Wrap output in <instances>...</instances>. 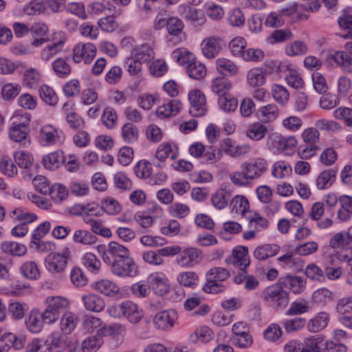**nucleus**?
I'll return each mask as SVG.
<instances>
[{
  "mask_svg": "<svg viewBox=\"0 0 352 352\" xmlns=\"http://www.w3.org/2000/svg\"><path fill=\"white\" fill-rule=\"evenodd\" d=\"M177 320V314L175 309L165 310L155 315L153 323L157 329L169 330L174 326Z\"/></svg>",
  "mask_w": 352,
  "mask_h": 352,
  "instance_id": "ddd939ff",
  "label": "nucleus"
},
{
  "mask_svg": "<svg viewBox=\"0 0 352 352\" xmlns=\"http://www.w3.org/2000/svg\"><path fill=\"white\" fill-rule=\"evenodd\" d=\"M103 343L102 338L98 336H92L86 338L81 344L83 352H96Z\"/></svg>",
  "mask_w": 352,
  "mask_h": 352,
  "instance_id": "09e8293b",
  "label": "nucleus"
},
{
  "mask_svg": "<svg viewBox=\"0 0 352 352\" xmlns=\"http://www.w3.org/2000/svg\"><path fill=\"white\" fill-rule=\"evenodd\" d=\"M30 33L33 38L31 45L34 47H39L45 43L50 41L48 38L49 28L44 23H34L30 27Z\"/></svg>",
  "mask_w": 352,
  "mask_h": 352,
  "instance_id": "f8f14e48",
  "label": "nucleus"
},
{
  "mask_svg": "<svg viewBox=\"0 0 352 352\" xmlns=\"http://www.w3.org/2000/svg\"><path fill=\"white\" fill-rule=\"evenodd\" d=\"M21 273L29 279H37L40 276V272L37 264L34 261H27L20 267Z\"/></svg>",
  "mask_w": 352,
  "mask_h": 352,
  "instance_id": "603ef678",
  "label": "nucleus"
},
{
  "mask_svg": "<svg viewBox=\"0 0 352 352\" xmlns=\"http://www.w3.org/2000/svg\"><path fill=\"white\" fill-rule=\"evenodd\" d=\"M232 88V82L225 77L214 78L211 84V89L213 93L221 96H226Z\"/></svg>",
  "mask_w": 352,
  "mask_h": 352,
  "instance_id": "72a5a7b5",
  "label": "nucleus"
},
{
  "mask_svg": "<svg viewBox=\"0 0 352 352\" xmlns=\"http://www.w3.org/2000/svg\"><path fill=\"white\" fill-rule=\"evenodd\" d=\"M326 61L328 64L338 65L347 73H352V54L347 52L336 51L327 54Z\"/></svg>",
  "mask_w": 352,
  "mask_h": 352,
  "instance_id": "6e6552de",
  "label": "nucleus"
},
{
  "mask_svg": "<svg viewBox=\"0 0 352 352\" xmlns=\"http://www.w3.org/2000/svg\"><path fill=\"white\" fill-rule=\"evenodd\" d=\"M188 100L190 103V113L194 117L204 116L208 110L206 96L203 92L194 89L189 92Z\"/></svg>",
  "mask_w": 352,
  "mask_h": 352,
  "instance_id": "423d86ee",
  "label": "nucleus"
},
{
  "mask_svg": "<svg viewBox=\"0 0 352 352\" xmlns=\"http://www.w3.org/2000/svg\"><path fill=\"white\" fill-rule=\"evenodd\" d=\"M65 43L64 40L54 42L52 44L47 45L41 52V58L44 61H48L52 58L58 52Z\"/></svg>",
  "mask_w": 352,
  "mask_h": 352,
  "instance_id": "de8ad7c7",
  "label": "nucleus"
},
{
  "mask_svg": "<svg viewBox=\"0 0 352 352\" xmlns=\"http://www.w3.org/2000/svg\"><path fill=\"white\" fill-rule=\"evenodd\" d=\"M39 94L42 100L48 105L55 106L58 101V97L54 90L50 86L43 85L39 89Z\"/></svg>",
  "mask_w": 352,
  "mask_h": 352,
  "instance_id": "c03bdc74",
  "label": "nucleus"
},
{
  "mask_svg": "<svg viewBox=\"0 0 352 352\" xmlns=\"http://www.w3.org/2000/svg\"><path fill=\"white\" fill-rule=\"evenodd\" d=\"M335 257L340 262L347 263L350 269L347 274V282L352 285V245L337 251Z\"/></svg>",
  "mask_w": 352,
  "mask_h": 352,
  "instance_id": "a19ab883",
  "label": "nucleus"
},
{
  "mask_svg": "<svg viewBox=\"0 0 352 352\" xmlns=\"http://www.w3.org/2000/svg\"><path fill=\"white\" fill-rule=\"evenodd\" d=\"M267 72L262 67L250 69L246 75L248 84L252 87H261L266 82Z\"/></svg>",
  "mask_w": 352,
  "mask_h": 352,
  "instance_id": "5701e85b",
  "label": "nucleus"
},
{
  "mask_svg": "<svg viewBox=\"0 0 352 352\" xmlns=\"http://www.w3.org/2000/svg\"><path fill=\"white\" fill-rule=\"evenodd\" d=\"M322 342L318 336H311L305 339L302 343L301 352H320L319 344Z\"/></svg>",
  "mask_w": 352,
  "mask_h": 352,
  "instance_id": "338daca9",
  "label": "nucleus"
},
{
  "mask_svg": "<svg viewBox=\"0 0 352 352\" xmlns=\"http://www.w3.org/2000/svg\"><path fill=\"white\" fill-rule=\"evenodd\" d=\"M49 195L55 202L60 203L67 197L68 191L63 185L54 184L51 186Z\"/></svg>",
  "mask_w": 352,
  "mask_h": 352,
  "instance_id": "680f3d73",
  "label": "nucleus"
},
{
  "mask_svg": "<svg viewBox=\"0 0 352 352\" xmlns=\"http://www.w3.org/2000/svg\"><path fill=\"white\" fill-rule=\"evenodd\" d=\"M231 194L225 188H220L212 196V205L217 209L221 210L226 208L231 199Z\"/></svg>",
  "mask_w": 352,
  "mask_h": 352,
  "instance_id": "f704fd0d",
  "label": "nucleus"
},
{
  "mask_svg": "<svg viewBox=\"0 0 352 352\" xmlns=\"http://www.w3.org/2000/svg\"><path fill=\"white\" fill-rule=\"evenodd\" d=\"M278 246L275 244H264L258 246L254 251V257L259 261H264L267 258L276 255L278 252Z\"/></svg>",
  "mask_w": 352,
  "mask_h": 352,
  "instance_id": "2f4dec72",
  "label": "nucleus"
},
{
  "mask_svg": "<svg viewBox=\"0 0 352 352\" xmlns=\"http://www.w3.org/2000/svg\"><path fill=\"white\" fill-rule=\"evenodd\" d=\"M292 172V167L285 162H276L272 168V174L274 177L282 179L289 175Z\"/></svg>",
  "mask_w": 352,
  "mask_h": 352,
  "instance_id": "e2e57ef3",
  "label": "nucleus"
},
{
  "mask_svg": "<svg viewBox=\"0 0 352 352\" xmlns=\"http://www.w3.org/2000/svg\"><path fill=\"white\" fill-rule=\"evenodd\" d=\"M1 250L12 256H21L25 254L26 247L15 241H4L1 244Z\"/></svg>",
  "mask_w": 352,
  "mask_h": 352,
  "instance_id": "58836bf2",
  "label": "nucleus"
},
{
  "mask_svg": "<svg viewBox=\"0 0 352 352\" xmlns=\"http://www.w3.org/2000/svg\"><path fill=\"white\" fill-rule=\"evenodd\" d=\"M272 92L274 100L281 104H284L289 100V94L282 85H274L272 87Z\"/></svg>",
  "mask_w": 352,
  "mask_h": 352,
  "instance_id": "69168bd1",
  "label": "nucleus"
},
{
  "mask_svg": "<svg viewBox=\"0 0 352 352\" xmlns=\"http://www.w3.org/2000/svg\"><path fill=\"white\" fill-rule=\"evenodd\" d=\"M218 104L220 109L227 113L234 111L238 107L237 100L229 94L219 97Z\"/></svg>",
  "mask_w": 352,
  "mask_h": 352,
  "instance_id": "3c124183",
  "label": "nucleus"
},
{
  "mask_svg": "<svg viewBox=\"0 0 352 352\" xmlns=\"http://www.w3.org/2000/svg\"><path fill=\"white\" fill-rule=\"evenodd\" d=\"M268 164L265 159L258 157L241 165L242 170H245L253 180L261 177L267 170Z\"/></svg>",
  "mask_w": 352,
  "mask_h": 352,
  "instance_id": "9d476101",
  "label": "nucleus"
},
{
  "mask_svg": "<svg viewBox=\"0 0 352 352\" xmlns=\"http://www.w3.org/2000/svg\"><path fill=\"white\" fill-rule=\"evenodd\" d=\"M186 71L190 78L195 80L203 79L207 73L205 65L197 59L190 65H187Z\"/></svg>",
  "mask_w": 352,
  "mask_h": 352,
  "instance_id": "c9c22d12",
  "label": "nucleus"
},
{
  "mask_svg": "<svg viewBox=\"0 0 352 352\" xmlns=\"http://www.w3.org/2000/svg\"><path fill=\"white\" fill-rule=\"evenodd\" d=\"M221 38L219 37L212 36L204 38L201 44L203 55L208 58H213L219 53Z\"/></svg>",
  "mask_w": 352,
  "mask_h": 352,
  "instance_id": "dca6fc26",
  "label": "nucleus"
},
{
  "mask_svg": "<svg viewBox=\"0 0 352 352\" xmlns=\"http://www.w3.org/2000/svg\"><path fill=\"white\" fill-rule=\"evenodd\" d=\"M227 264H231L241 270L250 265V261L248 256V248L245 246L235 248L232 254L226 258Z\"/></svg>",
  "mask_w": 352,
  "mask_h": 352,
  "instance_id": "9b49d317",
  "label": "nucleus"
},
{
  "mask_svg": "<svg viewBox=\"0 0 352 352\" xmlns=\"http://www.w3.org/2000/svg\"><path fill=\"white\" fill-rule=\"evenodd\" d=\"M61 110L65 116L67 122L72 129L78 130L84 127L85 122L81 116L76 113L75 104L72 101L65 102Z\"/></svg>",
  "mask_w": 352,
  "mask_h": 352,
  "instance_id": "1a4fd4ad",
  "label": "nucleus"
},
{
  "mask_svg": "<svg viewBox=\"0 0 352 352\" xmlns=\"http://www.w3.org/2000/svg\"><path fill=\"white\" fill-rule=\"evenodd\" d=\"M67 258L63 254H50L45 258V266L52 273L62 272L66 267Z\"/></svg>",
  "mask_w": 352,
  "mask_h": 352,
  "instance_id": "f3484780",
  "label": "nucleus"
},
{
  "mask_svg": "<svg viewBox=\"0 0 352 352\" xmlns=\"http://www.w3.org/2000/svg\"><path fill=\"white\" fill-rule=\"evenodd\" d=\"M333 116L338 120H344L346 125L352 127V109L339 107L333 111Z\"/></svg>",
  "mask_w": 352,
  "mask_h": 352,
  "instance_id": "774afa93",
  "label": "nucleus"
},
{
  "mask_svg": "<svg viewBox=\"0 0 352 352\" xmlns=\"http://www.w3.org/2000/svg\"><path fill=\"white\" fill-rule=\"evenodd\" d=\"M134 172L139 178L146 179L150 177L152 172L151 164L146 160H140L134 166Z\"/></svg>",
  "mask_w": 352,
  "mask_h": 352,
  "instance_id": "0e129e2a",
  "label": "nucleus"
},
{
  "mask_svg": "<svg viewBox=\"0 0 352 352\" xmlns=\"http://www.w3.org/2000/svg\"><path fill=\"white\" fill-rule=\"evenodd\" d=\"M77 316L72 312L63 314L60 320V329L64 334L71 333L77 324Z\"/></svg>",
  "mask_w": 352,
  "mask_h": 352,
  "instance_id": "79ce46f5",
  "label": "nucleus"
},
{
  "mask_svg": "<svg viewBox=\"0 0 352 352\" xmlns=\"http://www.w3.org/2000/svg\"><path fill=\"white\" fill-rule=\"evenodd\" d=\"M121 137L126 144H133L139 139L138 128L131 122H127L121 127Z\"/></svg>",
  "mask_w": 352,
  "mask_h": 352,
  "instance_id": "473e14b6",
  "label": "nucleus"
},
{
  "mask_svg": "<svg viewBox=\"0 0 352 352\" xmlns=\"http://www.w3.org/2000/svg\"><path fill=\"white\" fill-rule=\"evenodd\" d=\"M337 171L334 169H327L322 171L316 179L318 190H325L331 187L336 179Z\"/></svg>",
  "mask_w": 352,
  "mask_h": 352,
  "instance_id": "b1692460",
  "label": "nucleus"
},
{
  "mask_svg": "<svg viewBox=\"0 0 352 352\" xmlns=\"http://www.w3.org/2000/svg\"><path fill=\"white\" fill-rule=\"evenodd\" d=\"M260 116L265 122L275 120L278 116V108L275 104L261 107L258 110Z\"/></svg>",
  "mask_w": 352,
  "mask_h": 352,
  "instance_id": "864d4df0",
  "label": "nucleus"
},
{
  "mask_svg": "<svg viewBox=\"0 0 352 352\" xmlns=\"http://www.w3.org/2000/svg\"><path fill=\"white\" fill-rule=\"evenodd\" d=\"M351 235L345 232L334 234L329 240V246L333 249L342 248L351 242Z\"/></svg>",
  "mask_w": 352,
  "mask_h": 352,
  "instance_id": "4d7b16f0",
  "label": "nucleus"
},
{
  "mask_svg": "<svg viewBox=\"0 0 352 352\" xmlns=\"http://www.w3.org/2000/svg\"><path fill=\"white\" fill-rule=\"evenodd\" d=\"M94 289L107 296H114L120 292L119 286L108 279H102L96 282L94 285Z\"/></svg>",
  "mask_w": 352,
  "mask_h": 352,
  "instance_id": "a878e982",
  "label": "nucleus"
},
{
  "mask_svg": "<svg viewBox=\"0 0 352 352\" xmlns=\"http://www.w3.org/2000/svg\"><path fill=\"white\" fill-rule=\"evenodd\" d=\"M172 57L178 64L187 68L188 65H190L196 60L195 55L186 50L185 49H177L172 53Z\"/></svg>",
  "mask_w": 352,
  "mask_h": 352,
  "instance_id": "ea45409f",
  "label": "nucleus"
},
{
  "mask_svg": "<svg viewBox=\"0 0 352 352\" xmlns=\"http://www.w3.org/2000/svg\"><path fill=\"white\" fill-rule=\"evenodd\" d=\"M82 301L87 310L94 312H100L105 307L104 300L97 294H91L84 296Z\"/></svg>",
  "mask_w": 352,
  "mask_h": 352,
  "instance_id": "7c9ffc66",
  "label": "nucleus"
},
{
  "mask_svg": "<svg viewBox=\"0 0 352 352\" xmlns=\"http://www.w3.org/2000/svg\"><path fill=\"white\" fill-rule=\"evenodd\" d=\"M112 273L118 277H133L138 274V269L134 260L131 258L115 259L111 264Z\"/></svg>",
  "mask_w": 352,
  "mask_h": 352,
  "instance_id": "39448f33",
  "label": "nucleus"
},
{
  "mask_svg": "<svg viewBox=\"0 0 352 352\" xmlns=\"http://www.w3.org/2000/svg\"><path fill=\"white\" fill-rule=\"evenodd\" d=\"M72 239L76 243L91 245L96 242L97 238L89 231L79 229L74 232Z\"/></svg>",
  "mask_w": 352,
  "mask_h": 352,
  "instance_id": "4c0bfd02",
  "label": "nucleus"
},
{
  "mask_svg": "<svg viewBox=\"0 0 352 352\" xmlns=\"http://www.w3.org/2000/svg\"><path fill=\"white\" fill-rule=\"evenodd\" d=\"M82 260L84 266L91 272L97 274L100 271L101 262L93 253H85Z\"/></svg>",
  "mask_w": 352,
  "mask_h": 352,
  "instance_id": "8fccbe9b",
  "label": "nucleus"
},
{
  "mask_svg": "<svg viewBox=\"0 0 352 352\" xmlns=\"http://www.w3.org/2000/svg\"><path fill=\"white\" fill-rule=\"evenodd\" d=\"M123 316L131 323H138L143 317V311L138 305L130 300L124 302Z\"/></svg>",
  "mask_w": 352,
  "mask_h": 352,
  "instance_id": "412c9836",
  "label": "nucleus"
},
{
  "mask_svg": "<svg viewBox=\"0 0 352 352\" xmlns=\"http://www.w3.org/2000/svg\"><path fill=\"white\" fill-rule=\"evenodd\" d=\"M217 72L226 76H235L239 74V66L232 60L226 58H219L216 60Z\"/></svg>",
  "mask_w": 352,
  "mask_h": 352,
  "instance_id": "6ab92c4d",
  "label": "nucleus"
},
{
  "mask_svg": "<svg viewBox=\"0 0 352 352\" xmlns=\"http://www.w3.org/2000/svg\"><path fill=\"white\" fill-rule=\"evenodd\" d=\"M261 297L264 302L277 310L286 307L289 300V293L278 281L265 288Z\"/></svg>",
  "mask_w": 352,
  "mask_h": 352,
  "instance_id": "f257e3e1",
  "label": "nucleus"
},
{
  "mask_svg": "<svg viewBox=\"0 0 352 352\" xmlns=\"http://www.w3.org/2000/svg\"><path fill=\"white\" fill-rule=\"evenodd\" d=\"M10 215L12 218L20 221L21 223H24V225L26 226H28V223L36 221L38 218L36 214L25 212L21 208L13 210L10 212Z\"/></svg>",
  "mask_w": 352,
  "mask_h": 352,
  "instance_id": "a18cd8bd",
  "label": "nucleus"
},
{
  "mask_svg": "<svg viewBox=\"0 0 352 352\" xmlns=\"http://www.w3.org/2000/svg\"><path fill=\"white\" fill-rule=\"evenodd\" d=\"M19 121L13 122L9 130L10 138L14 142L19 143L23 146H29L31 143L29 123L30 116L28 113L15 117Z\"/></svg>",
  "mask_w": 352,
  "mask_h": 352,
  "instance_id": "f03ea898",
  "label": "nucleus"
},
{
  "mask_svg": "<svg viewBox=\"0 0 352 352\" xmlns=\"http://www.w3.org/2000/svg\"><path fill=\"white\" fill-rule=\"evenodd\" d=\"M58 131L52 125L43 126L39 133V142L44 146L52 145L56 142Z\"/></svg>",
  "mask_w": 352,
  "mask_h": 352,
  "instance_id": "c756f323",
  "label": "nucleus"
},
{
  "mask_svg": "<svg viewBox=\"0 0 352 352\" xmlns=\"http://www.w3.org/2000/svg\"><path fill=\"white\" fill-rule=\"evenodd\" d=\"M267 132L266 126L260 122H255L247 129L246 135L251 140L258 141L264 138Z\"/></svg>",
  "mask_w": 352,
  "mask_h": 352,
  "instance_id": "49530a36",
  "label": "nucleus"
},
{
  "mask_svg": "<svg viewBox=\"0 0 352 352\" xmlns=\"http://www.w3.org/2000/svg\"><path fill=\"white\" fill-rule=\"evenodd\" d=\"M96 54V47L91 43H79L73 49V60L76 63L83 61L85 64H89Z\"/></svg>",
  "mask_w": 352,
  "mask_h": 352,
  "instance_id": "0eeeda50",
  "label": "nucleus"
},
{
  "mask_svg": "<svg viewBox=\"0 0 352 352\" xmlns=\"http://www.w3.org/2000/svg\"><path fill=\"white\" fill-rule=\"evenodd\" d=\"M278 282L284 289H289L295 294L302 293L306 285V280L298 276L286 275L279 278Z\"/></svg>",
  "mask_w": 352,
  "mask_h": 352,
  "instance_id": "4468645a",
  "label": "nucleus"
},
{
  "mask_svg": "<svg viewBox=\"0 0 352 352\" xmlns=\"http://www.w3.org/2000/svg\"><path fill=\"white\" fill-rule=\"evenodd\" d=\"M56 74L60 78H65L71 73V67L63 58H57L52 63Z\"/></svg>",
  "mask_w": 352,
  "mask_h": 352,
  "instance_id": "052dcab7",
  "label": "nucleus"
},
{
  "mask_svg": "<svg viewBox=\"0 0 352 352\" xmlns=\"http://www.w3.org/2000/svg\"><path fill=\"white\" fill-rule=\"evenodd\" d=\"M340 206L338 211V218L342 221H346L352 216V197L342 195L338 199Z\"/></svg>",
  "mask_w": 352,
  "mask_h": 352,
  "instance_id": "bb28decb",
  "label": "nucleus"
},
{
  "mask_svg": "<svg viewBox=\"0 0 352 352\" xmlns=\"http://www.w3.org/2000/svg\"><path fill=\"white\" fill-rule=\"evenodd\" d=\"M45 323L43 318V313L38 309H32L25 320V324L28 329L32 333L40 332Z\"/></svg>",
  "mask_w": 352,
  "mask_h": 352,
  "instance_id": "aec40b11",
  "label": "nucleus"
},
{
  "mask_svg": "<svg viewBox=\"0 0 352 352\" xmlns=\"http://www.w3.org/2000/svg\"><path fill=\"white\" fill-rule=\"evenodd\" d=\"M204 254L202 250L189 247L182 250L176 258V263L182 267L190 268L199 264L203 260Z\"/></svg>",
  "mask_w": 352,
  "mask_h": 352,
  "instance_id": "20e7f679",
  "label": "nucleus"
},
{
  "mask_svg": "<svg viewBox=\"0 0 352 352\" xmlns=\"http://www.w3.org/2000/svg\"><path fill=\"white\" fill-rule=\"evenodd\" d=\"M155 53L153 48L148 44H143L134 47L131 56L140 63H147L154 58Z\"/></svg>",
  "mask_w": 352,
  "mask_h": 352,
  "instance_id": "4be33fe9",
  "label": "nucleus"
},
{
  "mask_svg": "<svg viewBox=\"0 0 352 352\" xmlns=\"http://www.w3.org/2000/svg\"><path fill=\"white\" fill-rule=\"evenodd\" d=\"M199 280L198 274L191 271L180 272L177 276V280L180 285L190 288H195Z\"/></svg>",
  "mask_w": 352,
  "mask_h": 352,
  "instance_id": "e433bc0d",
  "label": "nucleus"
},
{
  "mask_svg": "<svg viewBox=\"0 0 352 352\" xmlns=\"http://www.w3.org/2000/svg\"><path fill=\"white\" fill-rule=\"evenodd\" d=\"M43 303L45 308L43 311V318L47 324L57 321L60 314L69 307L67 299L60 296H48Z\"/></svg>",
  "mask_w": 352,
  "mask_h": 352,
  "instance_id": "7ed1b4c3",
  "label": "nucleus"
},
{
  "mask_svg": "<svg viewBox=\"0 0 352 352\" xmlns=\"http://www.w3.org/2000/svg\"><path fill=\"white\" fill-rule=\"evenodd\" d=\"M14 162L22 168L28 169L33 164V157L24 151H16L14 154Z\"/></svg>",
  "mask_w": 352,
  "mask_h": 352,
  "instance_id": "bf43d9fd",
  "label": "nucleus"
},
{
  "mask_svg": "<svg viewBox=\"0 0 352 352\" xmlns=\"http://www.w3.org/2000/svg\"><path fill=\"white\" fill-rule=\"evenodd\" d=\"M329 320V315L328 313L324 311L319 312L308 322L307 325V330L312 333L319 332L327 327Z\"/></svg>",
  "mask_w": 352,
  "mask_h": 352,
  "instance_id": "393cba45",
  "label": "nucleus"
},
{
  "mask_svg": "<svg viewBox=\"0 0 352 352\" xmlns=\"http://www.w3.org/2000/svg\"><path fill=\"white\" fill-rule=\"evenodd\" d=\"M148 281L155 293L159 296H163L169 291L168 280L164 274H152L148 276Z\"/></svg>",
  "mask_w": 352,
  "mask_h": 352,
  "instance_id": "a211bd4d",
  "label": "nucleus"
},
{
  "mask_svg": "<svg viewBox=\"0 0 352 352\" xmlns=\"http://www.w3.org/2000/svg\"><path fill=\"white\" fill-rule=\"evenodd\" d=\"M178 13L181 17L194 24L202 25L205 21L203 14L190 5H180L178 7Z\"/></svg>",
  "mask_w": 352,
  "mask_h": 352,
  "instance_id": "2eb2a0df",
  "label": "nucleus"
},
{
  "mask_svg": "<svg viewBox=\"0 0 352 352\" xmlns=\"http://www.w3.org/2000/svg\"><path fill=\"white\" fill-rule=\"evenodd\" d=\"M65 157L61 151H56L43 156L42 162L44 167L49 170H56L64 163Z\"/></svg>",
  "mask_w": 352,
  "mask_h": 352,
  "instance_id": "cd10ccee",
  "label": "nucleus"
},
{
  "mask_svg": "<svg viewBox=\"0 0 352 352\" xmlns=\"http://www.w3.org/2000/svg\"><path fill=\"white\" fill-rule=\"evenodd\" d=\"M293 34L288 29L274 30L267 38V41L271 44L282 43L292 39Z\"/></svg>",
  "mask_w": 352,
  "mask_h": 352,
  "instance_id": "13d9d810",
  "label": "nucleus"
},
{
  "mask_svg": "<svg viewBox=\"0 0 352 352\" xmlns=\"http://www.w3.org/2000/svg\"><path fill=\"white\" fill-rule=\"evenodd\" d=\"M108 251L110 254L118 257L117 259H125L131 258L129 256V250L128 248L117 242L111 241L109 243Z\"/></svg>",
  "mask_w": 352,
  "mask_h": 352,
  "instance_id": "6e6d98bb",
  "label": "nucleus"
},
{
  "mask_svg": "<svg viewBox=\"0 0 352 352\" xmlns=\"http://www.w3.org/2000/svg\"><path fill=\"white\" fill-rule=\"evenodd\" d=\"M274 146L283 151H292L297 145V140L294 136L285 137L281 135L274 134L272 136Z\"/></svg>",
  "mask_w": 352,
  "mask_h": 352,
  "instance_id": "c85d7f7f",
  "label": "nucleus"
},
{
  "mask_svg": "<svg viewBox=\"0 0 352 352\" xmlns=\"http://www.w3.org/2000/svg\"><path fill=\"white\" fill-rule=\"evenodd\" d=\"M230 206L232 212L244 215L249 210L250 204L245 196L236 195L232 199Z\"/></svg>",
  "mask_w": 352,
  "mask_h": 352,
  "instance_id": "37998d69",
  "label": "nucleus"
},
{
  "mask_svg": "<svg viewBox=\"0 0 352 352\" xmlns=\"http://www.w3.org/2000/svg\"><path fill=\"white\" fill-rule=\"evenodd\" d=\"M230 178L232 182L238 186H247L252 182L247 170L242 169L241 171H236L230 174Z\"/></svg>",
  "mask_w": 352,
  "mask_h": 352,
  "instance_id": "5fc2aeb1",
  "label": "nucleus"
}]
</instances>
